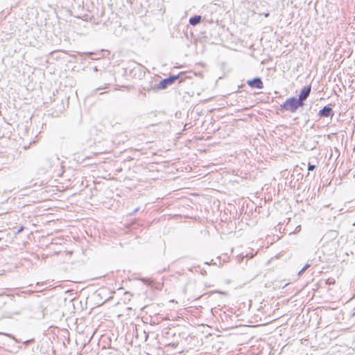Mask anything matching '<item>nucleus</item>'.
<instances>
[{
    "label": "nucleus",
    "mask_w": 355,
    "mask_h": 355,
    "mask_svg": "<svg viewBox=\"0 0 355 355\" xmlns=\"http://www.w3.org/2000/svg\"><path fill=\"white\" fill-rule=\"evenodd\" d=\"M169 345L171 346V347H173V348H176L177 346L178 345V343H173L169 344Z\"/></svg>",
    "instance_id": "obj_9"
},
{
    "label": "nucleus",
    "mask_w": 355,
    "mask_h": 355,
    "mask_svg": "<svg viewBox=\"0 0 355 355\" xmlns=\"http://www.w3.org/2000/svg\"><path fill=\"white\" fill-rule=\"evenodd\" d=\"M314 168H315V166H314V165H310V166H309V168H308V169H309V171H312V170H313Z\"/></svg>",
    "instance_id": "obj_11"
},
{
    "label": "nucleus",
    "mask_w": 355,
    "mask_h": 355,
    "mask_svg": "<svg viewBox=\"0 0 355 355\" xmlns=\"http://www.w3.org/2000/svg\"><path fill=\"white\" fill-rule=\"evenodd\" d=\"M304 272L305 271L302 268L298 272V276H302Z\"/></svg>",
    "instance_id": "obj_10"
},
{
    "label": "nucleus",
    "mask_w": 355,
    "mask_h": 355,
    "mask_svg": "<svg viewBox=\"0 0 355 355\" xmlns=\"http://www.w3.org/2000/svg\"><path fill=\"white\" fill-rule=\"evenodd\" d=\"M311 266V265L309 263H306L303 268L302 269L306 271L309 267Z\"/></svg>",
    "instance_id": "obj_8"
},
{
    "label": "nucleus",
    "mask_w": 355,
    "mask_h": 355,
    "mask_svg": "<svg viewBox=\"0 0 355 355\" xmlns=\"http://www.w3.org/2000/svg\"><path fill=\"white\" fill-rule=\"evenodd\" d=\"M301 105L300 99L291 98L286 101L284 106L286 110L295 111Z\"/></svg>",
    "instance_id": "obj_1"
},
{
    "label": "nucleus",
    "mask_w": 355,
    "mask_h": 355,
    "mask_svg": "<svg viewBox=\"0 0 355 355\" xmlns=\"http://www.w3.org/2000/svg\"><path fill=\"white\" fill-rule=\"evenodd\" d=\"M200 16H196L194 17H191L189 20V22L191 23V24L192 25H196L197 24H198L200 21Z\"/></svg>",
    "instance_id": "obj_6"
},
{
    "label": "nucleus",
    "mask_w": 355,
    "mask_h": 355,
    "mask_svg": "<svg viewBox=\"0 0 355 355\" xmlns=\"http://www.w3.org/2000/svg\"><path fill=\"white\" fill-rule=\"evenodd\" d=\"M248 84L252 87H257L259 89H261L263 87V83H262L261 79H259V78H254L252 80H249Z\"/></svg>",
    "instance_id": "obj_2"
},
{
    "label": "nucleus",
    "mask_w": 355,
    "mask_h": 355,
    "mask_svg": "<svg viewBox=\"0 0 355 355\" xmlns=\"http://www.w3.org/2000/svg\"><path fill=\"white\" fill-rule=\"evenodd\" d=\"M335 283V281L334 279H328L326 282L327 284H334Z\"/></svg>",
    "instance_id": "obj_7"
},
{
    "label": "nucleus",
    "mask_w": 355,
    "mask_h": 355,
    "mask_svg": "<svg viewBox=\"0 0 355 355\" xmlns=\"http://www.w3.org/2000/svg\"><path fill=\"white\" fill-rule=\"evenodd\" d=\"M19 313H20V311H16V313H17V314Z\"/></svg>",
    "instance_id": "obj_14"
},
{
    "label": "nucleus",
    "mask_w": 355,
    "mask_h": 355,
    "mask_svg": "<svg viewBox=\"0 0 355 355\" xmlns=\"http://www.w3.org/2000/svg\"><path fill=\"white\" fill-rule=\"evenodd\" d=\"M24 230V227H21L19 230L17 231V233L21 232Z\"/></svg>",
    "instance_id": "obj_12"
},
{
    "label": "nucleus",
    "mask_w": 355,
    "mask_h": 355,
    "mask_svg": "<svg viewBox=\"0 0 355 355\" xmlns=\"http://www.w3.org/2000/svg\"><path fill=\"white\" fill-rule=\"evenodd\" d=\"M330 111H331V108L324 107L322 110L320 111V115L324 116H328Z\"/></svg>",
    "instance_id": "obj_5"
},
{
    "label": "nucleus",
    "mask_w": 355,
    "mask_h": 355,
    "mask_svg": "<svg viewBox=\"0 0 355 355\" xmlns=\"http://www.w3.org/2000/svg\"><path fill=\"white\" fill-rule=\"evenodd\" d=\"M177 78H178V76H173L170 78L164 80L160 83L161 87L164 88L167 85L171 84Z\"/></svg>",
    "instance_id": "obj_4"
},
{
    "label": "nucleus",
    "mask_w": 355,
    "mask_h": 355,
    "mask_svg": "<svg viewBox=\"0 0 355 355\" xmlns=\"http://www.w3.org/2000/svg\"><path fill=\"white\" fill-rule=\"evenodd\" d=\"M138 209H139L138 208L135 209V211H133V213L137 211Z\"/></svg>",
    "instance_id": "obj_13"
},
{
    "label": "nucleus",
    "mask_w": 355,
    "mask_h": 355,
    "mask_svg": "<svg viewBox=\"0 0 355 355\" xmlns=\"http://www.w3.org/2000/svg\"><path fill=\"white\" fill-rule=\"evenodd\" d=\"M311 92V87H304L302 91L301 92V94H300V101H304L305 99H306V98L308 97V96L309 95V93Z\"/></svg>",
    "instance_id": "obj_3"
}]
</instances>
